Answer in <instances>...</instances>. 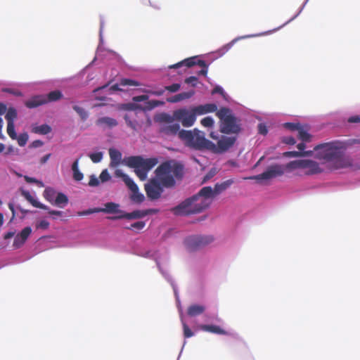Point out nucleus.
Segmentation results:
<instances>
[{"instance_id": "nucleus-1", "label": "nucleus", "mask_w": 360, "mask_h": 360, "mask_svg": "<svg viewBox=\"0 0 360 360\" xmlns=\"http://www.w3.org/2000/svg\"><path fill=\"white\" fill-rule=\"evenodd\" d=\"M345 143L340 141L316 145V174L324 171L347 168L352 166V159L344 153Z\"/></svg>"}, {"instance_id": "nucleus-2", "label": "nucleus", "mask_w": 360, "mask_h": 360, "mask_svg": "<svg viewBox=\"0 0 360 360\" xmlns=\"http://www.w3.org/2000/svg\"><path fill=\"white\" fill-rule=\"evenodd\" d=\"M212 204V200L207 199L200 193H198L186 198L178 205L172 207L171 212L176 216H189L203 212Z\"/></svg>"}, {"instance_id": "nucleus-3", "label": "nucleus", "mask_w": 360, "mask_h": 360, "mask_svg": "<svg viewBox=\"0 0 360 360\" xmlns=\"http://www.w3.org/2000/svg\"><path fill=\"white\" fill-rule=\"evenodd\" d=\"M155 174L164 187L171 188L175 185L176 179L183 177L184 167L174 160L166 161L157 167Z\"/></svg>"}, {"instance_id": "nucleus-4", "label": "nucleus", "mask_w": 360, "mask_h": 360, "mask_svg": "<svg viewBox=\"0 0 360 360\" xmlns=\"http://www.w3.org/2000/svg\"><path fill=\"white\" fill-rule=\"evenodd\" d=\"M179 139L186 146L198 150H209L210 147H214V143L207 139L205 133L198 129H181L179 132Z\"/></svg>"}, {"instance_id": "nucleus-5", "label": "nucleus", "mask_w": 360, "mask_h": 360, "mask_svg": "<svg viewBox=\"0 0 360 360\" xmlns=\"http://www.w3.org/2000/svg\"><path fill=\"white\" fill-rule=\"evenodd\" d=\"M220 120V131L226 134H238L241 131L240 120L236 117L231 109L222 107L216 113Z\"/></svg>"}, {"instance_id": "nucleus-6", "label": "nucleus", "mask_w": 360, "mask_h": 360, "mask_svg": "<svg viewBox=\"0 0 360 360\" xmlns=\"http://www.w3.org/2000/svg\"><path fill=\"white\" fill-rule=\"evenodd\" d=\"M127 165L134 168V172L141 181L147 178L148 172L155 167L158 160L156 158L144 159L141 156H131L126 160Z\"/></svg>"}, {"instance_id": "nucleus-7", "label": "nucleus", "mask_w": 360, "mask_h": 360, "mask_svg": "<svg viewBox=\"0 0 360 360\" xmlns=\"http://www.w3.org/2000/svg\"><path fill=\"white\" fill-rule=\"evenodd\" d=\"M197 115L193 108L189 110L187 108H180L174 110L173 112V118L167 115H164L163 120L167 122H172L173 120L179 121L184 127H192L195 120Z\"/></svg>"}, {"instance_id": "nucleus-8", "label": "nucleus", "mask_w": 360, "mask_h": 360, "mask_svg": "<svg viewBox=\"0 0 360 360\" xmlns=\"http://www.w3.org/2000/svg\"><path fill=\"white\" fill-rule=\"evenodd\" d=\"M233 184V179H228L221 183L216 184L214 188H212L211 186H205L200 189V193L202 194L207 199L211 200L212 201V199L214 197L225 191Z\"/></svg>"}, {"instance_id": "nucleus-9", "label": "nucleus", "mask_w": 360, "mask_h": 360, "mask_svg": "<svg viewBox=\"0 0 360 360\" xmlns=\"http://www.w3.org/2000/svg\"><path fill=\"white\" fill-rule=\"evenodd\" d=\"M195 65H198L202 68V69L198 72V75L205 76L207 74V65H206L205 61L198 59L197 56L188 58L176 64L170 65L169 68L170 69H176L182 67L183 65H185L188 68H191Z\"/></svg>"}, {"instance_id": "nucleus-10", "label": "nucleus", "mask_w": 360, "mask_h": 360, "mask_svg": "<svg viewBox=\"0 0 360 360\" xmlns=\"http://www.w3.org/2000/svg\"><path fill=\"white\" fill-rule=\"evenodd\" d=\"M145 191L149 199L157 200L163 192V186L158 179H151L145 184Z\"/></svg>"}, {"instance_id": "nucleus-11", "label": "nucleus", "mask_w": 360, "mask_h": 360, "mask_svg": "<svg viewBox=\"0 0 360 360\" xmlns=\"http://www.w3.org/2000/svg\"><path fill=\"white\" fill-rule=\"evenodd\" d=\"M236 141V136H221V139L217 141V144L214 143V147H210L209 150L215 153H224L234 145Z\"/></svg>"}, {"instance_id": "nucleus-12", "label": "nucleus", "mask_w": 360, "mask_h": 360, "mask_svg": "<svg viewBox=\"0 0 360 360\" xmlns=\"http://www.w3.org/2000/svg\"><path fill=\"white\" fill-rule=\"evenodd\" d=\"M212 240L213 238L211 236H192L186 238V243L189 250H195L209 244Z\"/></svg>"}, {"instance_id": "nucleus-13", "label": "nucleus", "mask_w": 360, "mask_h": 360, "mask_svg": "<svg viewBox=\"0 0 360 360\" xmlns=\"http://www.w3.org/2000/svg\"><path fill=\"white\" fill-rule=\"evenodd\" d=\"M284 174V166L275 164L269 166L266 171L254 177L257 180L271 179L277 176H280Z\"/></svg>"}, {"instance_id": "nucleus-14", "label": "nucleus", "mask_w": 360, "mask_h": 360, "mask_svg": "<svg viewBox=\"0 0 360 360\" xmlns=\"http://www.w3.org/2000/svg\"><path fill=\"white\" fill-rule=\"evenodd\" d=\"M150 212L149 210H134L131 212H125L123 211L122 214H118L117 216L108 217V219L112 220H117L121 219H141L148 214Z\"/></svg>"}, {"instance_id": "nucleus-15", "label": "nucleus", "mask_w": 360, "mask_h": 360, "mask_svg": "<svg viewBox=\"0 0 360 360\" xmlns=\"http://www.w3.org/2000/svg\"><path fill=\"white\" fill-rule=\"evenodd\" d=\"M32 233V229L30 226L24 228L14 238L13 246L15 249L21 248Z\"/></svg>"}, {"instance_id": "nucleus-16", "label": "nucleus", "mask_w": 360, "mask_h": 360, "mask_svg": "<svg viewBox=\"0 0 360 360\" xmlns=\"http://www.w3.org/2000/svg\"><path fill=\"white\" fill-rule=\"evenodd\" d=\"M180 126L179 124H164L160 129V132L165 137H171L178 135L179 137Z\"/></svg>"}, {"instance_id": "nucleus-17", "label": "nucleus", "mask_w": 360, "mask_h": 360, "mask_svg": "<svg viewBox=\"0 0 360 360\" xmlns=\"http://www.w3.org/2000/svg\"><path fill=\"white\" fill-rule=\"evenodd\" d=\"M47 103L45 95H37L26 101L25 105L28 108H34Z\"/></svg>"}, {"instance_id": "nucleus-18", "label": "nucleus", "mask_w": 360, "mask_h": 360, "mask_svg": "<svg viewBox=\"0 0 360 360\" xmlns=\"http://www.w3.org/2000/svg\"><path fill=\"white\" fill-rule=\"evenodd\" d=\"M195 114L202 115L210 112H217V105L215 103H206L193 107Z\"/></svg>"}, {"instance_id": "nucleus-19", "label": "nucleus", "mask_w": 360, "mask_h": 360, "mask_svg": "<svg viewBox=\"0 0 360 360\" xmlns=\"http://www.w3.org/2000/svg\"><path fill=\"white\" fill-rule=\"evenodd\" d=\"M181 86L179 84L175 83L169 86H166L164 89H160L157 91H151L148 89H142L141 91L147 94H150L151 95L155 96H161L164 94L165 90L169 91L170 92H176L179 90Z\"/></svg>"}, {"instance_id": "nucleus-20", "label": "nucleus", "mask_w": 360, "mask_h": 360, "mask_svg": "<svg viewBox=\"0 0 360 360\" xmlns=\"http://www.w3.org/2000/svg\"><path fill=\"white\" fill-rule=\"evenodd\" d=\"M120 205L117 203L110 202L104 205V207H98L99 212L109 213V214H122V210H119Z\"/></svg>"}, {"instance_id": "nucleus-21", "label": "nucleus", "mask_w": 360, "mask_h": 360, "mask_svg": "<svg viewBox=\"0 0 360 360\" xmlns=\"http://www.w3.org/2000/svg\"><path fill=\"white\" fill-rule=\"evenodd\" d=\"M199 328L203 331L209 332L218 335H228V332L216 325H200Z\"/></svg>"}, {"instance_id": "nucleus-22", "label": "nucleus", "mask_w": 360, "mask_h": 360, "mask_svg": "<svg viewBox=\"0 0 360 360\" xmlns=\"http://www.w3.org/2000/svg\"><path fill=\"white\" fill-rule=\"evenodd\" d=\"M195 94V91L193 90H191L188 92H182L180 94H178L172 97L167 98V101L169 103H178L179 101H181L183 100L188 99L191 97H192Z\"/></svg>"}, {"instance_id": "nucleus-23", "label": "nucleus", "mask_w": 360, "mask_h": 360, "mask_svg": "<svg viewBox=\"0 0 360 360\" xmlns=\"http://www.w3.org/2000/svg\"><path fill=\"white\" fill-rule=\"evenodd\" d=\"M21 194L34 207L40 208V209H42V210H48L49 209V207L46 205H45L38 202L37 200H36L32 196V195L30 193L29 191L22 190V192H21Z\"/></svg>"}, {"instance_id": "nucleus-24", "label": "nucleus", "mask_w": 360, "mask_h": 360, "mask_svg": "<svg viewBox=\"0 0 360 360\" xmlns=\"http://www.w3.org/2000/svg\"><path fill=\"white\" fill-rule=\"evenodd\" d=\"M96 125L101 127H107L108 128H112L118 124L117 121L112 117H103L98 118L96 122Z\"/></svg>"}, {"instance_id": "nucleus-25", "label": "nucleus", "mask_w": 360, "mask_h": 360, "mask_svg": "<svg viewBox=\"0 0 360 360\" xmlns=\"http://www.w3.org/2000/svg\"><path fill=\"white\" fill-rule=\"evenodd\" d=\"M298 167L302 169H309V171L306 172L307 174H315V162L309 160H299Z\"/></svg>"}, {"instance_id": "nucleus-26", "label": "nucleus", "mask_w": 360, "mask_h": 360, "mask_svg": "<svg viewBox=\"0 0 360 360\" xmlns=\"http://www.w3.org/2000/svg\"><path fill=\"white\" fill-rule=\"evenodd\" d=\"M109 155L110 158V167H116L117 166L122 159V153L117 149L110 148L109 149Z\"/></svg>"}, {"instance_id": "nucleus-27", "label": "nucleus", "mask_w": 360, "mask_h": 360, "mask_svg": "<svg viewBox=\"0 0 360 360\" xmlns=\"http://www.w3.org/2000/svg\"><path fill=\"white\" fill-rule=\"evenodd\" d=\"M205 310V307L202 305L192 304L187 309V314L190 316H195L202 314Z\"/></svg>"}, {"instance_id": "nucleus-28", "label": "nucleus", "mask_w": 360, "mask_h": 360, "mask_svg": "<svg viewBox=\"0 0 360 360\" xmlns=\"http://www.w3.org/2000/svg\"><path fill=\"white\" fill-rule=\"evenodd\" d=\"M79 158H80L76 159L72 165V170L73 172V179L77 181H81L84 177L83 174L79 170Z\"/></svg>"}, {"instance_id": "nucleus-29", "label": "nucleus", "mask_w": 360, "mask_h": 360, "mask_svg": "<svg viewBox=\"0 0 360 360\" xmlns=\"http://www.w3.org/2000/svg\"><path fill=\"white\" fill-rule=\"evenodd\" d=\"M297 137L303 142H308L310 140V134L308 133V128L307 126L301 125L300 129L297 131Z\"/></svg>"}, {"instance_id": "nucleus-30", "label": "nucleus", "mask_w": 360, "mask_h": 360, "mask_svg": "<svg viewBox=\"0 0 360 360\" xmlns=\"http://www.w3.org/2000/svg\"><path fill=\"white\" fill-rule=\"evenodd\" d=\"M51 131V127L46 124H41L40 126L34 127L32 129V131L33 133L38 134H42V135H46V134L50 133Z\"/></svg>"}, {"instance_id": "nucleus-31", "label": "nucleus", "mask_w": 360, "mask_h": 360, "mask_svg": "<svg viewBox=\"0 0 360 360\" xmlns=\"http://www.w3.org/2000/svg\"><path fill=\"white\" fill-rule=\"evenodd\" d=\"M68 197L62 193H58L53 204L60 207H63L64 205L68 204Z\"/></svg>"}, {"instance_id": "nucleus-32", "label": "nucleus", "mask_w": 360, "mask_h": 360, "mask_svg": "<svg viewBox=\"0 0 360 360\" xmlns=\"http://www.w3.org/2000/svg\"><path fill=\"white\" fill-rule=\"evenodd\" d=\"M47 103L53 102L60 100L63 97V94L61 91L59 90H56L49 92L47 95H45Z\"/></svg>"}, {"instance_id": "nucleus-33", "label": "nucleus", "mask_w": 360, "mask_h": 360, "mask_svg": "<svg viewBox=\"0 0 360 360\" xmlns=\"http://www.w3.org/2000/svg\"><path fill=\"white\" fill-rule=\"evenodd\" d=\"M17 111L14 108H9L5 115L7 123H14V120L17 118Z\"/></svg>"}, {"instance_id": "nucleus-34", "label": "nucleus", "mask_w": 360, "mask_h": 360, "mask_svg": "<svg viewBox=\"0 0 360 360\" xmlns=\"http://www.w3.org/2000/svg\"><path fill=\"white\" fill-rule=\"evenodd\" d=\"M56 193V191L53 188L47 187L44 191L43 195L47 201L53 204Z\"/></svg>"}, {"instance_id": "nucleus-35", "label": "nucleus", "mask_w": 360, "mask_h": 360, "mask_svg": "<svg viewBox=\"0 0 360 360\" xmlns=\"http://www.w3.org/2000/svg\"><path fill=\"white\" fill-rule=\"evenodd\" d=\"M283 157L286 158H296V157H304L309 155V152H301V151H287L283 153Z\"/></svg>"}, {"instance_id": "nucleus-36", "label": "nucleus", "mask_w": 360, "mask_h": 360, "mask_svg": "<svg viewBox=\"0 0 360 360\" xmlns=\"http://www.w3.org/2000/svg\"><path fill=\"white\" fill-rule=\"evenodd\" d=\"M123 181L131 191H136V190L138 189L137 185L128 175L127 176H124Z\"/></svg>"}, {"instance_id": "nucleus-37", "label": "nucleus", "mask_w": 360, "mask_h": 360, "mask_svg": "<svg viewBox=\"0 0 360 360\" xmlns=\"http://www.w3.org/2000/svg\"><path fill=\"white\" fill-rule=\"evenodd\" d=\"M132 194L131 195V200L137 203L142 202L144 200V196L143 194L140 193L139 192V188L136 190V191H131Z\"/></svg>"}, {"instance_id": "nucleus-38", "label": "nucleus", "mask_w": 360, "mask_h": 360, "mask_svg": "<svg viewBox=\"0 0 360 360\" xmlns=\"http://www.w3.org/2000/svg\"><path fill=\"white\" fill-rule=\"evenodd\" d=\"M120 84L121 86H138L140 85V84L137 81L131 79H127V78L120 79Z\"/></svg>"}, {"instance_id": "nucleus-39", "label": "nucleus", "mask_w": 360, "mask_h": 360, "mask_svg": "<svg viewBox=\"0 0 360 360\" xmlns=\"http://www.w3.org/2000/svg\"><path fill=\"white\" fill-rule=\"evenodd\" d=\"M7 133L11 139L15 140L17 139L14 123H7Z\"/></svg>"}, {"instance_id": "nucleus-40", "label": "nucleus", "mask_w": 360, "mask_h": 360, "mask_svg": "<svg viewBox=\"0 0 360 360\" xmlns=\"http://www.w3.org/2000/svg\"><path fill=\"white\" fill-rule=\"evenodd\" d=\"M72 108L77 112V113L80 116L82 120H85L87 118L88 113L84 108H82L78 105H74Z\"/></svg>"}, {"instance_id": "nucleus-41", "label": "nucleus", "mask_w": 360, "mask_h": 360, "mask_svg": "<svg viewBox=\"0 0 360 360\" xmlns=\"http://www.w3.org/2000/svg\"><path fill=\"white\" fill-rule=\"evenodd\" d=\"M89 158L91 160V161L94 163L100 162L103 158V153L102 152H97L89 154Z\"/></svg>"}, {"instance_id": "nucleus-42", "label": "nucleus", "mask_w": 360, "mask_h": 360, "mask_svg": "<svg viewBox=\"0 0 360 360\" xmlns=\"http://www.w3.org/2000/svg\"><path fill=\"white\" fill-rule=\"evenodd\" d=\"M301 125L300 123L286 122L284 124V127L292 131H297L298 129H300Z\"/></svg>"}, {"instance_id": "nucleus-43", "label": "nucleus", "mask_w": 360, "mask_h": 360, "mask_svg": "<svg viewBox=\"0 0 360 360\" xmlns=\"http://www.w3.org/2000/svg\"><path fill=\"white\" fill-rule=\"evenodd\" d=\"M200 123L205 127H212L214 122L211 117H205L201 120Z\"/></svg>"}, {"instance_id": "nucleus-44", "label": "nucleus", "mask_w": 360, "mask_h": 360, "mask_svg": "<svg viewBox=\"0 0 360 360\" xmlns=\"http://www.w3.org/2000/svg\"><path fill=\"white\" fill-rule=\"evenodd\" d=\"M16 139L20 146H24L28 140V135L26 133L20 134Z\"/></svg>"}, {"instance_id": "nucleus-45", "label": "nucleus", "mask_w": 360, "mask_h": 360, "mask_svg": "<svg viewBox=\"0 0 360 360\" xmlns=\"http://www.w3.org/2000/svg\"><path fill=\"white\" fill-rule=\"evenodd\" d=\"M182 326H183V330H184V336L185 338H191L193 335V333L191 330V328L188 327V326L182 321Z\"/></svg>"}, {"instance_id": "nucleus-46", "label": "nucleus", "mask_w": 360, "mask_h": 360, "mask_svg": "<svg viewBox=\"0 0 360 360\" xmlns=\"http://www.w3.org/2000/svg\"><path fill=\"white\" fill-rule=\"evenodd\" d=\"M124 119L128 127L134 130L136 129L137 122L136 121L131 120L129 115H125Z\"/></svg>"}, {"instance_id": "nucleus-47", "label": "nucleus", "mask_w": 360, "mask_h": 360, "mask_svg": "<svg viewBox=\"0 0 360 360\" xmlns=\"http://www.w3.org/2000/svg\"><path fill=\"white\" fill-rule=\"evenodd\" d=\"M98 212H99L98 207H95V208H90V209H88V210H86L84 211L78 212L77 213V214L78 216H85V215H89L91 214L98 213Z\"/></svg>"}, {"instance_id": "nucleus-48", "label": "nucleus", "mask_w": 360, "mask_h": 360, "mask_svg": "<svg viewBox=\"0 0 360 360\" xmlns=\"http://www.w3.org/2000/svg\"><path fill=\"white\" fill-rule=\"evenodd\" d=\"M146 226V223L142 221H136L134 224H132L129 227H127V229H136V230H141L143 229Z\"/></svg>"}, {"instance_id": "nucleus-49", "label": "nucleus", "mask_w": 360, "mask_h": 360, "mask_svg": "<svg viewBox=\"0 0 360 360\" xmlns=\"http://www.w3.org/2000/svg\"><path fill=\"white\" fill-rule=\"evenodd\" d=\"M99 178L102 182H105L110 179V176L108 170L104 169L101 172Z\"/></svg>"}, {"instance_id": "nucleus-50", "label": "nucleus", "mask_w": 360, "mask_h": 360, "mask_svg": "<svg viewBox=\"0 0 360 360\" xmlns=\"http://www.w3.org/2000/svg\"><path fill=\"white\" fill-rule=\"evenodd\" d=\"M282 142L288 145H294L296 141L292 136H284L282 138Z\"/></svg>"}, {"instance_id": "nucleus-51", "label": "nucleus", "mask_w": 360, "mask_h": 360, "mask_svg": "<svg viewBox=\"0 0 360 360\" xmlns=\"http://www.w3.org/2000/svg\"><path fill=\"white\" fill-rule=\"evenodd\" d=\"M258 131L262 135H266L268 133V129L265 124L260 123L258 125Z\"/></svg>"}, {"instance_id": "nucleus-52", "label": "nucleus", "mask_w": 360, "mask_h": 360, "mask_svg": "<svg viewBox=\"0 0 360 360\" xmlns=\"http://www.w3.org/2000/svg\"><path fill=\"white\" fill-rule=\"evenodd\" d=\"M198 78L195 76H191L185 79V83L190 84L192 86L195 87L197 84Z\"/></svg>"}, {"instance_id": "nucleus-53", "label": "nucleus", "mask_w": 360, "mask_h": 360, "mask_svg": "<svg viewBox=\"0 0 360 360\" xmlns=\"http://www.w3.org/2000/svg\"><path fill=\"white\" fill-rule=\"evenodd\" d=\"M24 179L26 181V182H27V183H35V184H38L39 185H40V186H44L43 183L41 181H38L35 178L30 177L28 176H25Z\"/></svg>"}, {"instance_id": "nucleus-54", "label": "nucleus", "mask_w": 360, "mask_h": 360, "mask_svg": "<svg viewBox=\"0 0 360 360\" xmlns=\"http://www.w3.org/2000/svg\"><path fill=\"white\" fill-rule=\"evenodd\" d=\"M285 168L286 169H298L299 168V167H298V160H294V161H291V162H288L285 165Z\"/></svg>"}, {"instance_id": "nucleus-55", "label": "nucleus", "mask_w": 360, "mask_h": 360, "mask_svg": "<svg viewBox=\"0 0 360 360\" xmlns=\"http://www.w3.org/2000/svg\"><path fill=\"white\" fill-rule=\"evenodd\" d=\"M99 184V181L96 176L94 175H91L90 176V180L89 181V185L90 186H97Z\"/></svg>"}, {"instance_id": "nucleus-56", "label": "nucleus", "mask_w": 360, "mask_h": 360, "mask_svg": "<svg viewBox=\"0 0 360 360\" xmlns=\"http://www.w3.org/2000/svg\"><path fill=\"white\" fill-rule=\"evenodd\" d=\"M148 99V96L147 95H140L133 97V101L135 102H141L145 101Z\"/></svg>"}, {"instance_id": "nucleus-57", "label": "nucleus", "mask_w": 360, "mask_h": 360, "mask_svg": "<svg viewBox=\"0 0 360 360\" xmlns=\"http://www.w3.org/2000/svg\"><path fill=\"white\" fill-rule=\"evenodd\" d=\"M4 91L8 92L9 94H11L13 95H15L16 96H22V94L21 91L13 89H4Z\"/></svg>"}, {"instance_id": "nucleus-58", "label": "nucleus", "mask_w": 360, "mask_h": 360, "mask_svg": "<svg viewBox=\"0 0 360 360\" xmlns=\"http://www.w3.org/2000/svg\"><path fill=\"white\" fill-rule=\"evenodd\" d=\"M148 104L150 105L152 108L158 107L159 105H163L164 102L157 101V100H152L148 102Z\"/></svg>"}, {"instance_id": "nucleus-59", "label": "nucleus", "mask_w": 360, "mask_h": 360, "mask_svg": "<svg viewBox=\"0 0 360 360\" xmlns=\"http://www.w3.org/2000/svg\"><path fill=\"white\" fill-rule=\"evenodd\" d=\"M224 93V89L219 86H215L212 91V94H220L223 95Z\"/></svg>"}, {"instance_id": "nucleus-60", "label": "nucleus", "mask_w": 360, "mask_h": 360, "mask_svg": "<svg viewBox=\"0 0 360 360\" xmlns=\"http://www.w3.org/2000/svg\"><path fill=\"white\" fill-rule=\"evenodd\" d=\"M115 176H117V177H120V178H122V180L124 179V176H127V174H125L122 172V170L119 169H116V170H115Z\"/></svg>"}, {"instance_id": "nucleus-61", "label": "nucleus", "mask_w": 360, "mask_h": 360, "mask_svg": "<svg viewBox=\"0 0 360 360\" xmlns=\"http://www.w3.org/2000/svg\"><path fill=\"white\" fill-rule=\"evenodd\" d=\"M43 145V142L40 140H35L31 143L32 148H38Z\"/></svg>"}, {"instance_id": "nucleus-62", "label": "nucleus", "mask_w": 360, "mask_h": 360, "mask_svg": "<svg viewBox=\"0 0 360 360\" xmlns=\"http://www.w3.org/2000/svg\"><path fill=\"white\" fill-rule=\"evenodd\" d=\"M49 226V223L47 221L42 220L39 222L38 227L41 229H47Z\"/></svg>"}, {"instance_id": "nucleus-63", "label": "nucleus", "mask_w": 360, "mask_h": 360, "mask_svg": "<svg viewBox=\"0 0 360 360\" xmlns=\"http://www.w3.org/2000/svg\"><path fill=\"white\" fill-rule=\"evenodd\" d=\"M349 122L351 123H357L360 122V117L359 116H353L349 118Z\"/></svg>"}, {"instance_id": "nucleus-64", "label": "nucleus", "mask_w": 360, "mask_h": 360, "mask_svg": "<svg viewBox=\"0 0 360 360\" xmlns=\"http://www.w3.org/2000/svg\"><path fill=\"white\" fill-rule=\"evenodd\" d=\"M50 157H51V154H50V153H49V154H47V155H44V157H42V158H41V160H40V163H41V165L45 164V163L49 160V159L50 158Z\"/></svg>"}]
</instances>
